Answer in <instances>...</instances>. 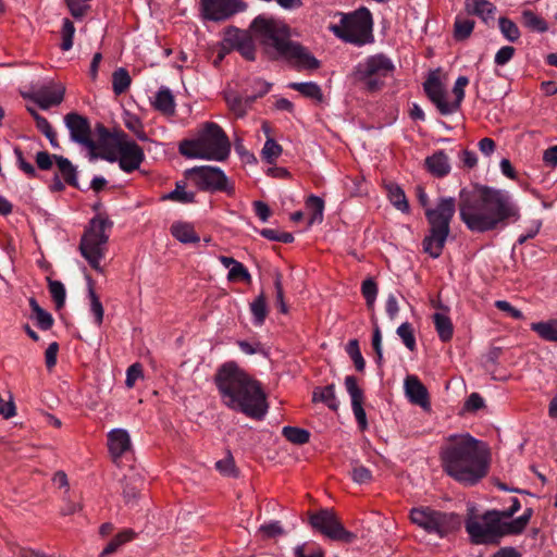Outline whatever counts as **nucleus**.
Instances as JSON below:
<instances>
[{"instance_id":"nucleus-9","label":"nucleus","mask_w":557,"mask_h":557,"mask_svg":"<svg viewBox=\"0 0 557 557\" xmlns=\"http://www.w3.org/2000/svg\"><path fill=\"white\" fill-rule=\"evenodd\" d=\"M395 71L393 61L383 53L368 57L359 62L354 71L356 82L362 84L367 91L373 92L384 86V81Z\"/></svg>"},{"instance_id":"nucleus-26","label":"nucleus","mask_w":557,"mask_h":557,"mask_svg":"<svg viewBox=\"0 0 557 557\" xmlns=\"http://www.w3.org/2000/svg\"><path fill=\"white\" fill-rule=\"evenodd\" d=\"M170 232L172 236L182 244H196L200 242V237L195 232L194 226L187 222L173 223Z\"/></svg>"},{"instance_id":"nucleus-29","label":"nucleus","mask_w":557,"mask_h":557,"mask_svg":"<svg viewBox=\"0 0 557 557\" xmlns=\"http://www.w3.org/2000/svg\"><path fill=\"white\" fill-rule=\"evenodd\" d=\"M29 306L32 309L30 318L36 322V325L42 331L50 330L54 322L52 315L42 309L37 300L33 297L29 298Z\"/></svg>"},{"instance_id":"nucleus-6","label":"nucleus","mask_w":557,"mask_h":557,"mask_svg":"<svg viewBox=\"0 0 557 557\" xmlns=\"http://www.w3.org/2000/svg\"><path fill=\"white\" fill-rule=\"evenodd\" d=\"M456 212V202L451 197H443L434 209H426L425 216L430 228L422 240L423 251L431 258H438L450 233V222Z\"/></svg>"},{"instance_id":"nucleus-27","label":"nucleus","mask_w":557,"mask_h":557,"mask_svg":"<svg viewBox=\"0 0 557 557\" xmlns=\"http://www.w3.org/2000/svg\"><path fill=\"white\" fill-rule=\"evenodd\" d=\"M156 110L166 115L175 112V101L172 91L168 87H161L154 96L152 102Z\"/></svg>"},{"instance_id":"nucleus-4","label":"nucleus","mask_w":557,"mask_h":557,"mask_svg":"<svg viewBox=\"0 0 557 557\" xmlns=\"http://www.w3.org/2000/svg\"><path fill=\"white\" fill-rule=\"evenodd\" d=\"M250 32L271 58L284 59L298 71L320 67V61L306 47L290 39L289 29L284 23L257 16L250 25Z\"/></svg>"},{"instance_id":"nucleus-47","label":"nucleus","mask_w":557,"mask_h":557,"mask_svg":"<svg viewBox=\"0 0 557 557\" xmlns=\"http://www.w3.org/2000/svg\"><path fill=\"white\" fill-rule=\"evenodd\" d=\"M532 513H533V510L531 508H528V509H525L523 515H521L520 517H518L513 520L507 521L508 527H509V532H511V535L520 534L527 528Z\"/></svg>"},{"instance_id":"nucleus-45","label":"nucleus","mask_w":557,"mask_h":557,"mask_svg":"<svg viewBox=\"0 0 557 557\" xmlns=\"http://www.w3.org/2000/svg\"><path fill=\"white\" fill-rule=\"evenodd\" d=\"M216 470L230 478H237L238 476V469L236 468L235 461L233 456L227 453L226 457L215 462Z\"/></svg>"},{"instance_id":"nucleus-32","label":"nucleus","mask_w":557,"mask_h":557,"mask_svg":"<svg viewBox=\"0 0 557 557\" xmlns=\"http://www.w3.org/2000/svg\"><path fill=\"white\" fill-rule=\"evenodd\" d=\"M289 88L300 92L302 96L321 102L323 100V92L321 87L313 82H305V83H290L288 85Z\"/></svg>"},{"instance_id":"nucleus-39","label":"nucleus","mask_w":557,"mask_h":557,"mask_svg":"<svg viewBox=\"0 0 557 557\" xmlns=\"http://www.w3.org/2000/svg\"><path fill=\"white\" fill-rule=\"evenodd\" d=\"M131 85V76L128 72L120 67L112 74V88L115 95L125 92Z\"/></svg>"},{"instance_id":"nucleus-21","label":"nucleus","mask_w":557,"mask_h":557,"mask_svg":"<svg viewBox=\"0 0 557 557\" xmlns=\"http://www.w3.org/2000/svg\"><path fill=\"white\" fill-rule=\"evenodd\" d=\"M465 10L470 15L478 16L484 24L495 21L496 7L488 0H465Z\"/></svg>"},{"instance_id":"nucleus-58","label":"nucleus","mask_w":557,"mask_h":557,"mask_svg":"<svg viewBox=\"0 0 557 557\" xmlns=\"http://www.w3.org/2000/svg\"><path fill=\"white\" fill-rule=\"evenodd\" d=\"M141 377H143L141 364L138 362L133 363L131 367H128V369L126 371L125 384L127 387L132 388L135 385L136 381Z\"/></svg>"},{"instance_id":"nucleus-56","label":"nucleus","mask_w":557,"mask_h":557,"mask_svg":"<svg viewBox=\"0 0 557 557\" xmlns=\"http://www.w3.org/2000/svg\"><path fill=\"white\" fill-rule=\"evenodd\" d=\"M250 274L243 263L236 261V263L230 269L227 274L228 281L243 280L249 281Z\"/></svg>"},{"instance_id":"nucleus-1","label":"nucleus","mask_w":557,"mask_h":557,"mask_svg":"<svg viewBox=\"0 0 557 557\" xmlns=\"http://www.w3.org/2000/svg\"><path fill=\"white\" fill-rule=\"evenodd\" d=\"M459 214L466 226L476 233L493 231L520 218L519 208L511 196L507 191L490 187L472 191L461 189Z\"/></svg>"},{"instance_id":"nucleus-14","label":"nucleus","mask_w":557,"mask_h":557,"mask_svg":"<svg viewBox=\"0 0 557 557\" xmlns=\"http://www.w3.org/2000/svg\"><path fill=\"white\" fill-rule=\"evenodd\" d=\"M374 42L373 17L370 10L360 7L350 13V45L364 46Z\"/></svg>"},{"instance_id":"nucleus-36","label":"nucleus","mask_w":557,"mask_h":557,"mask_svg":"<svg viewBox=\"0 0 557 557\" xmlns=\"http://www.w3.org/2000/svg\"><path fill=\"white\" fill-rule=\"evenodd\" d=\"M333 17H339L338 23H331L327 28L337 38L348 42V13L335 12Z\"/></svg>"},{"instance_id":"nucleus-61","label":"nucleus","mask_w":557,"mask_h":557,"mask_svg":"<svg viewBox=\"0 0 557 557\" xmlns=\"http://www.w3.org/2000/svg\"><path fill=\"white\" fill-rule=\"evenodd\" d=\"M59 345L57 342L51 343L45 351V361L48 370H51L57 364V356Z\"/></svg>"},{"instance_id":"nucleus-18","label":"nucleus","mask_w":557,"mask_h":557,"mask_svg":"<svg viewBox=\"0 0 557 557\" xmlns=\"http://www.w3.org/2000/svg\"><path fill=\"white\" fill-rule=\"evenodd\" d=\"M423 88L426 96L436 106L441 114L447 115L454 113V107H449L445 88L437 76H429L423 84Z\"/></svg>"},{"instance_id":"nucleus-31","label":"nucleus","mask_w":557,"mask_h":557,"mask_svg":"<svg viewBox=\"0 0 557 557\" xmlns=\"http://www.w3.org/2000/svg\"><path fill=\"white\" fill-rule=\"evenodd\" d=\"M531 330L542 339L557 343V319L532 323Z\"/></svg>"},{"instance_id":"nucleus-25","label":"nucleus","mask_w":557,"mask_h":557,"mask_svg":"<svg viewBox=\"0 0 557 557\" xmlns=\"http://www.w3.org/2000/svg\"><path fill=\"white\" fill-rule=\"evenodd\" d=\"M426 170L435 177H444L450 172V162L448 156L438 150L425 159Z\"/></svg>"},{"instance_id":"nucleus-62","label":"nucleus","mask_w":557,"mask_h":557,"mask_svg":"<svg viewBox=\"0 0 557 557\" xmlns=\"http://www.w3.org/2000/svg\"><path fill=\"white\" fill-rule=\"evenodd\" d=\"M495 307H496L497 309H499L500 311L507 312L511 318H513V319H516V320H521V319H523V313H522L519 309H517V308L512 307V306H511L508 301H506V300H497V301L495 302Z\"/></svg>"},{"instance_id":"nucleus-23","label":"nucleus","mask_w":557,"mask_h":557,"mask_svg":"<svg viewBox=\"0 0 557 557\" xmlns=\"http://www.w3.org/2000/svg\"><path fill=\"white\" fill-rule=\"evenodd\" d=\"M406 396L412 404L425 407L429 405V394L424 385L416 375H408L405 380Z\"/></svg>"},{"instance_id":"nucleus-19","label":"nucleus","mask_w":557,"mask_h":557,"mask_svg":"<svg viewBox=\"0 0 557 557\" xmlns=\"http://www.w3.org/2000/svg\"><path fill=\"white\" fill-rule=\"evenodd\" d=\"M364 401L363 391L358 386L356 379L350 376V405L360 432H364L369 426Z\"/></svg>"},{"instance_id":"nucleus-38","label":"nucleus","mask_w":557,"mask_h":557,"mask_svg":"<svg viewBox=\"0 0 557 557\" xmlns=\"http://www.w3.org/2000/svg\"><path fill=\"white\" fill-rule=\"evenodd\" d=\"M135 537V533L132 530H124L116 534L109 544L103 548L100 557H104L117 550L120 546L132 541Z\"/></svg>"},{"instance_id":"nucleus-2","label":"nucleus","mask_w":557,"mask_h":557,"mask_svg":"<svg viewBox=\"0 0 557 557\" xmlns=\"http://www.w3.org/2000/svg\"><path fill=\"white\" fill-rule=\"evenodd\" d=\"M440 457L444 472L466 486L475 485L488 472L486 445L468 433L449 436Z\"/></svg>"},{"instance_id":"nucleus-60","label":"nucleus","mask_w":557,"mask_h":557,"mask_svg":"<svg viewBox=\"0 0 557 557\" xmlns=\"http://www.w3.org/2000/svg\"><path fill=\"white\" fill-rule=\"evenodd\" d=\"M295 555L296 557H323V552L313 545L302 544L295 548Z\"/></svg>"},{"instance_id":"nucleus-34","label":"nucleus","mask_w":557,"mask_h":557,"mask_svg":"<svg viewBox=\"0 0 557 557\" xmlns=\"http://www.w3.org/2000/svg\"><path fill=\"white\" fill-rule=\"evenodd\" d=\"M306 208L311 213L309 224L322 222L324 210V201L322 198L311 195L306 201Z\"/></svg>"},{"instance_id":"nucleus-16","label":"nucleus","mask_w":557,"mask_h":557,"mask_svg":"<svg viewBox=\"0 0 557 557\" xmlns=\"http://www.w3.org/2000/svg\"><path fill=\"white\" fill-rule=\"evenodd\" d=\"M224 45L237 50L246 60L256 59L255 38L252 33L236 27H228L224 33Z\"/></svg>"},{"instance_id":"nucleus-54","label":"nucleus","mask_w":557,"mask_h":557,"mask_svg":"<svg viewBox=\"0 0 557 557\" xmlns=\"http://www.w3.org/2000/svg\"><path fill=\"white\" fill-rule=\"evenodd\" d=\"M281 153L282 147L274 139L268 138L262 149L263 159L272 163Z\"/></svg>"},{"instance_id":"nucleus-20","label":"nucleus","mask_w":557,"mask_h":557,"mask_svg":"<svg viewBox=\"0 0 557 557\" xmlns=\"http://www.w3.org/2000/svg\"><path fill=\"white\" fill-rule=\"evenodd\" d=\"M64 87L61 85L40 86L33 92V100L44 110L58 106L63 101Z\"/></svg>"},{"instance_id":"nucleus-37","label":"nucleus","mask_w":557,"mask_h":557,"mask_svg":"<svg viewBox=\"0 0 557 557\" xmlns=\"http://www.w3.org/2000/svg\"><path fill=\"white\" fill-rule=\"evenodd\" d=\"M474 21L468 17L457 16L454 24V37L456 40L467 39L473 32Z\"/></svg>"},{"instance_id":"nucleus-57","label":"nucleus","mask_w":557,"mask_h":557,"mask_svg":"<svg viewBox=\"0 0 557 557\" xmlns=\"http://www.w3.org/2000/svg\"><path fill=\"white\" fill-rule=\"evenodd\" d=\"M516 49L511 46L502 47L495 54L494 62L496 65L507 64L515 55Z\"/></svg>"},{"instance_id":"nucleus-59","label":"nucleus","mask_w":557,"mask_h":557,"mask_svg":"<svg viewBox=\"0 0 557 557\" xmlns=\"http://www.w3.org/2000/svg\"><path fill=\"white\" fill-rule=\"evenodd\" d=\"M350 358L358 371H363L366 361L360 352L358 342L356 339L350 341Z\"/></svg>"},{"instance_id":"nucleus-48","label":"nucleus","mask_w":557,"mask_h":557,"mask_svg":"<svg viewBox=\"0 0 557 557\" xmlns=\"http://www.w3.org/2000/svg\"><path fill=\"white\" fill-rule=\"evenodd\" d=\"M74 34H75L74 24L69 18H64L62 29H61V37H62L61 49L62 50L67 51L73 47Z\"/></svg>"},{"instance_id":"nucleus-51","label":"nucleus","mask_w":557,"mask_h":557,"mask_svg":"<svg viewBox=\"0 0 557 557\" xmlns=\"http://www.w3.org/2000/svg\"><path fill=\"white\" fill-rule=\"evenodd\" d=\"M49 292L53 301L57 305V308H61L65 302V287L60 281L49 280Z\"/></svg>"},{"instance_id":"nucleus-30","label":"nucleus","mask_w":557,"mask_h":557,"mask_svg":"<svg viewBox=\"0 0 557 557\" xmlns=\"http://www.w3.org/2000/svg\"><path fill=\"white\" fill-rule=\"evenodd\" d=\"M385 187L391 203L404 213L409 212V203L403 188L395 183H388Z\"/></svg>"},{"instance_id":"nucleus-63","label":"nucleus","mask_w":557,"mask_h":557,"mask_svg":"<svg viewBox=\"0 0 557 557\" xmlns=\"http://www.w3.org/2000/svg\"><path fill=\"white\" fill-rule=\"evenodd\" d=\"M483 407H484V399L478 393L470 394V396L468 397V399L465 404V408L468 411H476Z\"/></svg>"},{"instance_id":"nucleus-3","label":"nucleus","mask_w":557,"mask_h":557,"mask_svg":"<svg viewBox=\"0 0 557 557\" xmlns=\"http://www.w3.org/2000/svg\"><path fill=\"white\" fill-rule=\"evenodd\" d=\"M223 404L230 409L261 420L267 413L265 395L260 384L235 362L222 364L214 377Z\"/></svg>"},{"instance_id":"nucleus-40","label":"nucleus","mask_w":557,"mask_h":557,"mask_svg":"<svg viewBox=\"0 0 557 557\" xmlns=\"http://www.w3.org/2000/svg\"><path fill=\"white\" fill-rule=\"evenodd\" d=\"M250 310L253 317V323L256 325H262L268 310H267V301L263 294L259 295L251 304Z\"/></svg>"},{"instance_id":"nucleus-5","label":"nucleus","mask_w":557,"mask_h":557,"mask_svg":"<svg viewBox=\"0 0 557 557\" xmlns=\"http://www.w3.org/2000/svg\"><path fill=\"white\" fill-rule=\"evenodd\" d=\"M178 151L188 159L222 162L230 157L231 141L219 124L205 122L191 138L180 143Z\"/></svg>"},{"instance_id":"nucleus-13","label":"nucleus","mask_w":557,"mask_h":557,"mask_svg":"<svg viewBox=\"0 0 557 557\" xmlns=\"http://www.w3.org/2000/svg\"><path fill=\"white\" fill-rule=\"evenodd\" d=\"M309 523L314 531L333 541H343L348 536L344 523L336 512L321 509L309 515Z\"/></svg>"},{"instance_id":"nucleus-50","label":"nucleus","mask_w":557,"mask_h":557,"mask_svg":"<svg viewBox=\"0 0 557 557\" xmlns=\"http://www.w3.org/2000/svg\"><path fill=\"white\" fill-rule=\"evenodd\" d=\"M397 335L401 338L405 346L413 351L416 348V338L410 323L405 322L397 327Z\"/></svg>"},{"instance_id":"nucleus-52","label":"nucleus","mask_w":557,"mask_h":557,"mask_svg":"<svg viewBox=\"0 0 557 557\" xmlns=\"http://www.w3.org/2000/svg\"><path fill=\"white\" fill-rule=\"evenodd\" d=\"M88 295H89V299H90V312L92 313V315L95 318V323L97 325H101V323L103 321V314H104L102 304L91 287L89 288Z\"/></svg>"},{"instance_id":"nucleus-11","label":"nucleus","mask_w":557,"mask_h":557,"mask_svg":"<svg viewBox=\"0 0 557 557\" xmlns=\"http://www.w3.org/2000/svg\"><path fill=\"white\" fill-rule=\"evenodd\" d=\"M101 139L110 138L114 143V147L119 153L120 169L126 173L138 170L145 160L143 148L134 140L127 138L125 134L112 136L109 131L102 126H98Z\"/></svg>"},{"instance_id":"nucleus-10","label":"nucleus","mask_w":557,"mask_h":557,"mask_svg":"<svg viewBox=\"0 0 557 557\" xmlns=\"http://www.w3.org/2000/svg\"><path fill=\"white\" fill-rule=\"evenodd\" d=\"M466 531L473 544H496L505 535H511L507 521H502L497 510L487 511L482 519L469 518Z\"/></svg>"},{"instance_id":"nucleus-46","label":"nucleus","mask_w":557,"mask_h":557,"mask_svg":"<svg viewBox=\"0 0 557 557\" xmlns=\"http://www.w3.org/2000/svg\"><path fill=\"white\" fill-rule=\"evenodd\" d=\"M469 84V79L466 76H459L454 85L453 92L455 95V100L449 102V107H454V112H456L465 98V88Z\"/></svg>"},{"instance_id":"nucleus-22","label":"nucleus","mask_w":557,"mask_h":557,"mask_svg":"<svg viewBox=\"0 0 557 557\" xmlns=\"http://www.w3.org/2000/svg\"><path fill=\"white\" fill-rule=\"evenodd\" d=\"M108 446L113 458H119L131 449V437L126 430L114 429L108 434Z\"/></svg>"},{"instance_id":"nucleus-53","label":"nucleus","mask_w":557,"mask_h":557,"mask_svg":"<svg viewBox=\"0 0 557 557\" xmlns=\"http://www.w3.org/2000/svg\"><path fill=\"white\" fill-rule=\"evenodd\" d=\"M361 293L367 301L368 307H372L377 295V285L373 278L369 277L362 282Z\"/></svg>"},{"instance_id":"nucleus-44","label":"nucleus","mask_w":557,"mask_h":557,"mask_svg":"<svg viewBox=\"0 0 557 557\" xmlns=\"http://www.w3.org/2000/svg\"><path fill=\"white\" fill-rule=\"evenodd\" d=\"M124 125L127 129L133 132L139 140H148V136L138 116L127 113L124 117Z\"/></svg>"},{"instance_id":"nucleus-35","label":"nucleus","mask_w":557,"mask_h":557,"mask_svg":"<svg viewBox=\"0 0 557 557\" xmlns=\"http://www.w3.org/2000/svg\"><path fill=\"white\" fill-rule=\"evenodd\" d=\"M313 401H322L330 409L336 410L338 407V401L335 398L334 386L327 385L322 388H315L312 396Z\"/></svg>"},{"instance_id":"nucleus-41","label":"nucleus","mask_w":557,"mask_h":557,"mask_svg":"<svg viewBox=\"0 0 557 557\" xmlns=\"http://www.w3.org/2000/svg\"><path fill=\"white\" fill-rule=\"evenodd\" d=\"M499 30L502 35L510 42H515L520 38V30L517 24L507 18L500 17L498 20Z\"/></svg>"},{"instance_id":"nucleus-55","label":"nucleus","mask_w":557,"mask_h":557,"mask_svg":"<svg viewBox=\"0 0 557 557\" xmlns=\"http://www.w3.org/2000/svg\"><path fill=\"white\" fill-rule=\"evenodd\" d=\"M64 2L66 3L71 14L75 18L84 17L90 8L88 4H86L85 2H83L81 0H64Z\"/></svg>"},{"instance_id":"nucleus-17","label":"nucleus","mask_w":557,"mask_h":557,"mask_svg":"<svg viewBox=\"0 0 557 557\" xmlns=\"http://www.w3.org/2000/svg\"><path fill=\"white\" fill-rule=\"evenodd\" d=\"M64 122L70 131L71 139L77 144L87 147L90 150L96 149V144L90 137V124L86 117L75 112L67 113Z\"/></svg>"},{"instance_id":"nucleus-42","label":"nucleus","mask_w":557,"mask_h":557,"mask_svg":"<svg viewBox=\"0 0 557 557\" xmlns=\"http://www.w3.org/2000/svg\"><path fill=\"white\" fill-rule=\"evenodd\" d=\"M282 433L287 441L297 445L307 443L310 437L307 430L295 426H284Z\"/></svg>"},{"instance_id":"nucleus-49","label":"nucleus","mask_w":557,"mask_h":557,"mask_svg":"<svg viewBox=\"0 0 557 557\" xmlns=\"http://www.w3.org/2000/svg\"><path fill=\"white\" fill-rule=\"evenodd\" d=\"M523 20L525 25L536 32L544 33L548 29L547 23L541 16L532 11L523 12Z\"/></svg>"},{"instance_id":"nucleus-24","label":"nucleus","mask_w":557,"mask_h":557,"mask_svg":"<svg viewBox=\"0 0 557 557\" xmlns=\"http://www.w3.org/2000/svg\"><path fill=\"white\" fill-rule=\"evenodd\" d=\"M259 84L261 85V89L258 94V97L263 96L270 90V84L267 82H260ZM256 98L257 96L246 97L243 99L238 95L230 94L226 96V102L236 116L243 117L247 112V108L253 102Z\"/></svg>"},{"instance_id":"nucleus-15","label":"nucleus","mask_w":557,"mask_h":557,"mask_svg":"<svg viewBox=\"0 0 557 557\" xmlns=\"http://www.w3.org/2000/svg\"><path fill=\"white\" fill-rule=\"evenodd\" d=\"M201 15L205 20L222 22L246 9L242 0H200Z\"/></svg>"},{"instance_id":"nucleus-7","label":"nucleus","mask_w":557,"mask_h":557,"mask_svg":"<svg viewBox=\"0 0 557 557\" xmlns=\"http://www.w3.org/2000/svg\"><path fill=\"white\" fill-rule=\"evenodd\" d=\"M112 223L108 219L100 216L94 218L81 239L79 251L82 256L88 261L89 265L98 272H102L100 262L107 250L106 245L109 239L108 231Z\"/></svg>"},{"instance_id":"nucleus-64","label":"nucleus","mask_w":557,"mask_h":557,"mask_svg":"<svg viewBox=\"0 0 557 557\" xmlns=\"http://www.w3.org/2000/svg\"><path fill=\"white\" fill-rule=\"evenodd\" d=\"M543 161L546 166L556 168L557 166V145L549 147L543 153Z\"/></svg>"},{"instance_id":"nucleus-33","label":"nucleus","mask_w":557,"mask_h":557,"mask_svg":"<svg viewBox=\"0 0 557 557\" xmlns=\"http://www.w3.org/2000/svg\"><path fill=\"white\" fill-rule=\"evenodd\" d=\"M57 162L58 169L62 174L64 181L74 187L78 186L76 169L71 161L62 156H53Z\"/></svg>"},{"instance_id":"nucleus-12","label":"nucleus","mask_w":557,"mask_h":557,"mask_svg":"<svg viewBox=\"0 0 557 557\" xmlns=\"http://www.w3.org/2000/svg\"><path fill=\"white\" fill-rule=\"evenodd\" d=\"M185 176L200 190H228L227 177L218 166H194L185 171Z\"/></svg>"},{"instance_id":"nucleus-43","label":"nucleus","mask_w":557,"mask_h":557,"mask_svg":"<svg viewBox=\"0 0 557 557\" xmlns=\"http://www.w3.org/2000/svg\"><path fill=\"white\" fill-rule=\"evenodd\" d=\"M163 199L181 203H190L195 200V194L193 191H187L184 185L177 183L175 189L165 195Z\"/></svg>"},{"instance_id":"nucleus-8","label":"nucleus","mask_w":557,"mask_h":557,"mask_svg":"<svg viewBox=\"0 0 557 557\" xmlns=\"http://www.w3.org/2000/svg\"><path fill=\"white\" fill-rule=\"evenodd\" d=\"M410 520L429 534H435L440 537L457 531L461 525L458 515L435 510L428 506L412 508Z\"/></svg>"},{"instance_id":"nucleus-28","label":"nucleus","mask_w":557,"mask_h":557,"mask_svg":"<svg viewBox=\"0 0 557 557\" xmlns=\"http://www.w3.org/2000/svg\"><path fill=\"white\" fill-rule=\"evenodd\" d=\"M437 335L442 342H449L454 335V326L450 318L443 312H435L432 315Z\"/></svg>"}]
</instances>
